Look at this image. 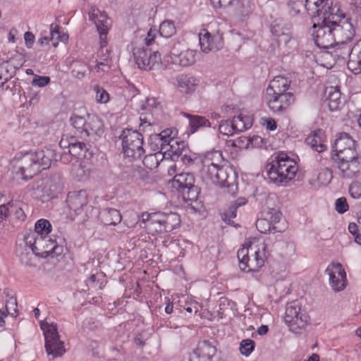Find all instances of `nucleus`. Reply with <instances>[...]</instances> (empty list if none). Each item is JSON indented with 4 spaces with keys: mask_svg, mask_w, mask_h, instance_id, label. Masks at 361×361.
Returning <instances> with one entry per match:
<instances>
[{
    "mask_svg": "<svg viewBox=\"0 0 361 361\" xmlns=\"http://www.w3.org/2000/svg\"><path fill=\"white\" fill-rule=\"evenodd\" d=\"M170 56L173 63L183 67H188L195 63L196 51L188 49L182 51L178 54L171 52Z\"/></svg>",
    "mask_w": 361,
    "mask_h": 361,
    "instance_id": "nucleus-27",
    "label": "nucleus"
},
{
    "mask_svg": "<svg viewBox=\"0 0 361 361\" xmlns=\"http://www.w3.org/2000/svg\"><path fill=\"white\" fill-rule=\"evenodd\" d=\"M94 90L96 92V101L99 103L105 104L109 100L108 92L102 87L95 85Z\"/></svg>",
    "mask_w": 361,
    "mask_h": 361,
    "instance_id": "nucleus-50",
    "label": "nucleus"
},
{
    "mask_svg": "<svg viewBox=\"0 0 361 361\" xmlns=\"http://www.w3.org/2000/svg\"><path fill=\"white\" fill-rule=\"evenodd\" d=\"M267 178L277 186H285L298 171L296 163L286 154L281 152L267 165Z\"/></svg>",
    "mask_w": 361,
    "mask_h": 361,
    "instance_id": "nucleus-3",
    "label": "nucleus"
},
{
    "mask_svg": "<svg viewBox=\"0 0 361 361\" xmlns=\"http://www.w3.org/2000/svg\"><path fill=\"white\" fill-rule=\"evenodd\" d=\"M262 124L269 130H274L277 127L275 120L271 118L264 119Z\"/></svg>",
    "mask_w": 361,
    "mask_h": 361,
    "instance_id": "nucleus-64",
    "label": "nucleus"
},
{
    "mask_svg": "<svg viewBox=\"0 0 361 361\" xmlns=\"http://www.w3.org/2000/svg\"><path fill=\"white\" fill-rule=\"evenodd\" d=\"M69 152L75 157H87L88 152V148L87 145L82 142H68Z\"/></svg>",
    "mask_w": 361,
    "mask_h": 361,
    "instance_id": "nucleus-41",
    "label": "nucleus"
},
{
    "mask_svg": "<svg viewBox=\"0 0 361 361\" xmlns=\"http://www.w3.org/2000/svg\"><path fill=\"white\" fill-rule=\"evenodd\" d=\"M22 250V247L17 248L16 250L17 255L19 257L22 264L27 267L33 266L32 254L30 252H27V248L25 249L26 251L25 252Z\"/></svg>",
    "mask_w": 361,
    "mask_h": 361,
    "instance_id": "nucleus-48",
    "label": "nucleus"
},
{
    "mask_svg": "<svg viewBox=\"0 0 361 361\" xmlns=\"http://www.w3.org/2000/svg\"><path fill=\"white\" fill-rule=\"evenodd\" d=\"M335 206L336 212L339 214H343L348 209V204L345 197H340L337 199Z\"/></svg>",
    "mask_w": 361,
    "mask_h": 361,
    "instance_id": "nucleus-53",
    "label": "nucleus"
},
{
    "mask_svg": "<svg viewBox=\"0 0 361 361\" xmlns=\"http://www.w3.org/2000/svg\"><path fill=\"white\" fill-rule=\"evenodd\" d=\"M71 125L76 129V130L81 135L82 137L85 136V131H86V123L87 122V116H84L73 114L70 118Z\"/></svg>",
    "mask_w": 361,
    "mask_h": 361,
    "instance_id": "nucleus-43",
    "label": "nucleus"
},
{
    "mask_svg": "<svg viewBox=\"0 0 361 361\" xmlns=\"http://www.w3.org/2000/svg\"><path fill=\"white\" fill-rule=\"evenodd\" d=\"M327 9L324 8L322 9L319 20V17L314 18L312 15V17L313 25V39L315 44L321 49H329L334 45L336 39H334L333 30L330 23L327 21Z\"/></svg>",
    "mask_w": 361,
    "mask_h": 361,
    "instance_id": "nucleus-7",
    "label": "nucleus"
},
{
    "mask_svg": "<svg viewBox=\"0 0 361 361\" xmlns=\"http://www.w3.org/2000/svg\"><path fill=\"white\" fill-rule=\"evenodd\" d=\"M221 158V153L215 151L205 159L203 162L202 176L203 178L210 180L220 187L230 188L235 186L237 175L235 171L228 166H219L212 161V158Z\"/></svg>",
    "mask_w": 361,
    "mask_h": 361,
    "instance_id": "nucleus-2",
    "label": "nucleus"
},
{
    "mask_svg": "<svg viewBox=\"0 0 361 361\" xmlns=\"http://www.w3.org/2000/svg\"><path fill=\"white\" fill-rule=\"evenodd\" d=\"M107 43L104 45L100 43V50L98 52V59L102 61H106V62L110 60L111 51L106 47Z\"/></svg>",
    "mask_w": 361,
    "mask_h": 361,
    "instance_id": "nucleus-56",
    "label": "nucleus"
},
{
    "mask_svg": "<svg viewBox=\"0 0 361 361\" xmlns=\"http://www.w3.org/2000/svg\"><path fill=\"white\" fill-rule=\"evenodd\" d=\"M200 48L203 52L218 50L223 46L221 37L212 36L208 30L203 29L199 34Z\"/></svg>",
    "mask_w": 361,
    "mask_h": 361,
    "instance_id": "nucleus-21",
    "label": "nucleus"
},
{
    "mask_svg": "<svg viewBox=\"0 0 361 361\" xmlns=\"http://www.w3.org/2000/svg\"><path fill=\"white\" fill-rule=\"evenodd\" d=\"M64 180L61 173H56L50 175L46 180L45 185L42 189L43 198H53L63 188Z\"/></svg>",
    "mask_w": 361,
    "mask_h": 361,
    "instance_id": "nucleus-19",
    "label": "nucleus"
},
{
    "mask_svg": "<svg viewBox=\"0 0 361 361\" xmlns=\"http://www.w3.org/2000/svg\"><path fill=\"white\" fill-rule=\"evenodd\" d=\"M159 32L161 36L169 38L176 33V27L171 20H164L159 25Z\"/></svg>",
    "mask_w": 361,
    "mask_h": 361,
    "instance_id": "nucleus-44",
    "label": "nucleus"
},
{
    "mask_svg": "<svg viewBox=\"0 0 361 361\" xmlns=\"http://www.w3.org/2000/svg\"><path fill=\"white\" fill-rule=\"evenodd\" d=\"M288 28L284 27L281 22L274 21L271 25V32L273 35L279 37L286 31H288Z\"/></svg>",
    "mask_w": 361,
    "mask_h": 361,
    "instance_id": "nucleus-51",
    "label": "nucleus"
},
{
    "mask_svg": "<svg viewBox=\"0 0 361 361\" xmlns=\"http://www.w3.org/2000/svg\"><path fill=\"white\" fill-rule=\"evenodd\" d=\"M172 134L171 129H166L158 134H152L148 140V145L152 151L163 152L164 147L168 142L169 135Z\"/></svg>",
    "mask_w": 361,
    "mask_h": 361,
    "instance_id": "nucleus-28",
    "label": "nucleus"
},
{
    "mask_svg": "<svg viewBox=\"0 0 361 361\" xmlns=\"http://www.w3.org/2000/svg\"><path fill=\"white\" fill-rule=\"evenodd\" d=\"M50 245V255H55L58 256L63 252V246L58 245L57 243L55 240H54V242H51Z\"/></svg>",
    "mask_w": 361,
    "mask_h": 361,
    "instance_id": "nucleus-61",
    "label": "nucleus"
},
{
    "mask_svg": "<svg viewBox=\"0 0 361 361\" xmlns=\"http://www.w3.org/2000/svg\"><path fill=\"white\" fill-rule=\"evenodd\" d=\"M51 242H54V240L48 236H37L36 235L25 236L26 246L31 249L33 254L42 257L50 255Z\"/></svg>",
    "mask_w": 361,
    "mask_h": 361,
    "instance_id": "nucleus-16",
    "label": "nucleus"
},
{
    "mask_svg": "<svg viewBox=\"0 0 361 361\" xmlns=\"http://www.w3.org/2000/svg\"><path fill=\"white\" fill-rule=\"evenodd\" d=\"M290 81L283 76L275 77L269 83L267 94H279L288 93V90L290 87Z\"/></svg>",
    "mask_w": 361,
    "mask_h": 361,
    "instance_id": "nucleus-29",
    "label": "nucleus"
},
{
    "mask_svg": "<svg viewBox=\"0 0 361 361\" xmlns=\"http://www.w3.org/2000/svg\"><path fill=\"white\" fill-rule=\"evenodd\" d=\"M111 65L109 61L106 62V61L97 60V65L95 66V69L97 72L103 71L106 72L109 70Z\"/></svg>",
    "mask_w": 361,
    "mask_h": 361,
    "instance_id": "nucleus-60",
    "label": "nucleus"
},
{
    "mask_svg": "<svg viewBox=\"0 0 361 361\" xmlns=\"http://www.w3.org/2000/svg\"><path fill=\"white\" fill-rule=\"evenodd\" d=\"M25 42L27 48H31L35 42V35L30 32H26L24 35Z\"/></svg>",
    "mask_w": 361,
    "mask_h": 361,
    "instance_id": "nucleus-63",
    "label": "nucleus"
},
{
    "mask_svg": "<svg viewBox=\"0 0 361 361\" xmlns=\"http://www.w3.org/2000/svg\"><path fill=\"white\" fill-rule=\"evenodd\" d=\"M348 68L354 74L361 73V39L353 44L351 60L348 61Z\"/></svg>",
    "mask_w": 361,
    "mask_h": 361,
    "instance_id": "nucleus-32",
    "label": "nucleus"
},
{
    "mask_svg": "<svg viewBox=\"0 0 361 361\" xmlns=\"http://www.w3.org/2000/svg\"><path fill=\"white\" fill-rule=\"evenodd\" d=\"M9 78L8 71L4 66H0V87L8 81Z\"/></svg>",
    "mask_w": 361,
    "mask_h": 361,
    "instance_id": "nucleus-62",
    "label": "nucleus"
},
{
    "mask_svg": "<svg viewBox=\"0 0 361 361\" xmlns=\"http://www.w3.org/2000/svg\"><path fill=\"white\" fill-rule=\"evenodd\" d=\"M331 159L336 164L343 178H354L361 171V155L357 150V145L337 153L331 152Z\"/></svg>",
    "mask_w": 361,
    "mask_h": 361,
    "instance_id": "nucleus-4",
    "label": "nucleus"
},
{
    "mask_svg": "<svg viewBox=\"0 0 361 361\" xmlns=\"http://www.w3.org/2000/svg\"><path fill=\"white\" fill-rule=\"evenodd\" d=\"M252 6L251 0H238L235 11L242 16H247L251 13Z\"/></svg>",
    "mask_w": 361,
    "mask_h": 361,
    "instance_id": "nucleus-45",
    "label": "nucleus"
},
{
    "mask_svg": "<svg viewBox=\"0 0 361 361\" xmlns=\"http://www.w3.org/2000/svg\"><path fill=\"white\" fill-rule=\"evenodd\" d=\"M349 192L353 198H359L361 196V183H352L349 187Z\"/></svg>",
    "mask_w": 361,
    "mask_h": 361,
    "instance_id": "nucleus-54",
    "label": "nucleus"
},
{
    "mask_svg": "<svg viewBox=\"0 0 361 361\" xmlns=\"http://www.w3.org/2000/svg\"><path fill=\"white\" fill-rule=\"evenodd\" d=\"M328 94L326 100L329 110L333 111L339 109L342 104L340 91L335 87H331Z\"/></svg>",
    "mask_w": 361,
    "mask_h": 361,
    "instance_id": "nucleus-39",
    "label": "nucleus"
},
{
    "mask_svg": "<svg viewBox=\"0 0 361 361\" xmlns=\"http://www.w3.org/2000/svg\"><path fill=\"white\" fill-rule=\"evenodd\" d=\"M99 218L105 225L114 226L121 222L122 216L118 210L107 208L99 213Z\"/></svg>",
    "mask_w": 361,
    "mask_h": 361,
    "instance_id": "nucleus-35",
    "label": "nucleus"
},
{
    "mask_svg": "<svg viewBox=\"0 0 361 361\" xmlns=\"http://www.w3.org/2000/svg\"><path fill=\"white\" fill-rule=\"evenodd\" d=\"M220 133L225 135H233L235 133L232 121L229 120L221 121L219 125Z\"/></svg>",
    "mask_w": 361,
    "mask_h": 361,
    "instance_id": "nucleus-49",
    "label": "nucleus"
},
{
    "mask_svg": "<svg viewBox=\"0 0 361 361\" xmlns=\"http://www.w3.org/2000/svg\"><path fill=\"white\" fill-rule=\"evenodd\" d=\"M39 169L44 170L49 169L53 161H57V154L53 147H45L32 153Z\"/></svg>",
    "mask_w": 361,
    "mask_h": 361,
    "instance_id": "nucleus-23",
    "label": "nucleus"
},
{
    "mask_svg": "<svg viewBox=\"0 0 361 361\" xmlns=\"http://www.w3.org/2000/svg\"><path fill=\"white\" fill-rule=\"evenodd\" d=\"M279 245L282 249L281 255L283 257L288 258L292 257L295 252V245L292 243L281 242Z\"/></svg>",
    "mask_w": 361,
    "mask_h": 361,
    "instance_id": "nucleus-47",
    "label": "nucleus"
},
{
    "mask_svg": "<svg viewBox=\"0 0 361 361\" xmlns=\"http://www.w3.org/2000/svg\"><path fill=\"white\" fill-rule=\"evenodd\" d=\"M231 145L235 147L244 148L247 147L251 142L250 139L247 137H240L235 140H231Z\"/></svg>",
    "mask_w": 361,
    "mask_h": 361,
    "instance_id": "nucleus-55",
    "label": "nucleus"
},
{
    "mask_svg": "<svg viewBox=\"0 0 361 361\" xmlns=\"http://www.w3.org/2000/svg\"><path fill=\"white\" fill-rule=\"evenodd\" d=\"M103 133L104 125L102 121L96 115L87 114V122L86 123V131H85V136H100Z\"/></svg>",
    "mask_w": 361,
    "mask_h": 361,
    "instance_id": "nucleus-30",
    "label": "nucleus"
},
{
    "mask_svg": "<svg viewBox=\"0 0 361 361\" xmlns=\"http://www.w3.org/2000/svg\"><path fill=\"white\" fill-rule=\"evenodd\" d=\"M295 100V95L292 92L279 94H267V102L270 111L278 115L286 114Z\"/></svg>",
    "mask_w": 361,
    "mask_h": 361,
    "instance_id": "nucleus-14",
    "label": "nucleus"
},
{
    "mask_svg": "<svg viewBox=\"0 0 361 361\" xmlns=\"http://www.w3.org/2000/svg\"><path fill=\"white\" fill-rule=\"evenodd\" d=\"M234 0H210L212 4L215 8H226L231 6Z\"/></svg>",
    "mask_w": 361,
    "mask_h": 361,
    "instance_id": "nucleus-58",
    "label": "nucleus"
},
{
    "mask_svg": "<svg viewBox=\"0 0 361 361\" xmlns=\"http://www.w3.org/2000/svg\"><path fill=\"white\" fill-rule=\"evenodd\" d=\"M334 50L331 52L337 62H345L346 59L351 60L353 44L352 42H335Z\"/></svg>",
    "mask_w": 361,
    "mask_h": 361,
    "instance_id": "nucleus-26",
    "label": "nucleus"
},
{
    "mask_svg": "<svg viewBox=\"0 0 361 361\" xmlns=\"http://www.w3.org/2000/svg\"><path fill=\"white\" fill-rule=\"evenodd\" d=\"M122 176L127 181L135 182L137 185H142L149 178L148 172L140 166L135 164L127 166Z\"/></svg>",
    "mask_w": 361,
    "mask_h": 361,
    "instance_id": "nucleus-22",
    "label": "nucleus"
},
{
    "mask_svg": "<svg viewBox=\"0 0 361 361\" xmlns=\"http://www.w3.org/2000/svg\"><path fill=\"white\" fill-rule=\"evenodd\" d=\"M255 346V341L251 339H244L240 343V353L248 357L252 352L254 350Z\"/></svg>",
    "mask_w": 361,
    "mask_h": 361,
    "instance_id": "nucleus-46",
    "label": "nucleus"
},
{
    "mask_svg": "<svg viewBox=\"0 0 361 361\" xmlns=\"http://www.w3.org/2000/svg\"><path fill=\"white\" fill-rule=\"evenodd\" d=\"M235 133L245 131L252 126L253 119L251 116L240 114L231 120Z\"/></svg>",
    "mask_w": 361,
    "mask_h": 361,
    "instance_id": "nucleus-36",
    "label": "nucleus"
},
{
    "mask_svg": "<svg viewBox=\"0 0 361 361\" xmlns=\"http://www.w3.org/2000/svg\"><path fill=\"white\" fill-rule=\"evenodd\" d=\"M354 145H357V142L348 133H341L334 142L331 152L337 153Z\"/></svg>",
    "mask_w": 361,
    "mask_h": 361,
    "instance_id": "nucleus-33",
    "label": "nucleus"
},
{
    "mask_svg": "<svg viewBox=\"0 0 361 361\" xmlns=\"http://www.w3.org/2000/svg\"><path fill=\"white\" fill-rule=\"evenodd\" d=\"M51 231L50 222L44 219L38 220L35 226V232L29 235H36L37 236H47Z\"/></svg>",
    "mask_w": 361,
    "mask_h": 361,
    "instance_id": "nucleus-42",
    "label": "nucleus"
},
{
    "mask_svg": "<svg viewBox=\"0 0 361 361\" xmlns=\"http://www.w3.org/2000/svg\"><path fill=\"white\" fill-rule=\"evenodd\" d=\"M145 228L152 233L171 232L180 224V216L176 212H154L143 214Z\"/></svg>",
    "mask_w": 361,
    "mask_h": 361,
    "instance_id": "nucleus-6",
    "label": "nucleus"
},
{
    "mask_svg": "<svg viewBox=\"0 0 361 361\" xmlns=\"http://www.w3.org/2000/svg\"><path fill=\"white\" fill-rule=\"evenodd\" d=\"M305 6L309 15H312L314 18L319 17V20L322 9L326 8L327 22L331 26L336 42L353 41L355 35L353 23L343 14L337 13L339 8L336 6H332L331 0H306Z\"/></svg>",
    "mask_w": 361,
    "mask_h": 361,
    "instance_id": "nucleus-1",
    "label": "nucleus"
},
{
    "mask_svg": "<svg viewBox=\"0 0 361 361\" xmlns=\"http://www.w3.org/2000/svg\"><path fill=\"white\" fill-rule=\"evenodd\" d=\"M281 214L274 208L264 209L262 212V217L256 221V228L262 233H281L276 224L281 219Z\"/></svg>",
    "mask_w": 361,
    "mask_h": 361,
    "instance_id": "nucleus-13",
    "label": "nucleus"
},
{
    "mask_svg": "<svg viewBox=\"0 0 361 361\" xmlns=\"http://www.w3.org/2000/svg\"><path fill=\"white\" fill-rule=\"evenodd\" d=\"M305 142L313 149L318 152H323L327 148L326 146L324 144V132L321 129L313 131L310 135L307 136Z\"/></svg>",
    "mask_w": 361,
    "mask_h": 361,
    "instance_id": "nucleus-31",
    "label": "nucleus"
},
{
    "mask_svg": "<svg viewBox=\"0 0 361 361\" xmlns=\"http://www.w3.org/2000/svg\"><path fill=\"white\" fill-rule=\"evenodd\" d=\"M157 32V30L154 28H150L147 33V36L145 38V47H148L152 44V42L154 41V37H156V34Z\"/></svg>",
    "mask_w": 361,
    "mask_h": 361,
    "instance_id": "nucleus-59",
    "label": "nucleus"
},
{
    "mask_svg": "<svg viewBox=\"0 0 361 361\" xmlns=\"http://www.w3.org/2000/svg\"><path fill=\"white\" fill-rule=\"evenodd\" d=\"M246 202L247 201L245 198H238L235 202H233L222 214L223 220L230 225L235 226L234 221L232 220V219L236 217L238 208L245 205Z\"/></svg>",
    "mask_w": 361,
    "mask_h": 361,
    "instance_id": "nucleus-38",
    "label": "nucleus"
},
{
    "mask_svg": "<svg viewBox=\"0 0 361 361\" xmlns=\"http://www.w3.org/2000/svg\"><path fill=\"white\" fill-rule=\"evenodd\" d=\"M309 321V317L305 312H301L298 301H292L286 305L284 322L291 331L299 333L305 329Z\"/></svg>",
    "mask_w": 361,
    "mask_h": 361,
    "instance_id": "nucleus-11",
    "label": "nucleus"
},
{
    "mask_svg": "<svg viewBox=\"0 0 361 361\" xmlns=\"http://www.w3.org/2000/svg\"><path fill=\"white\" fill-rule=\"evenodd\" d=\"M216 353V348L214 343L204 340L197 343L192 354L198 358L199 361H212Z\"/></svg>",
    "mask_w": 361,
    "mask_h": 361,
    "instance_id": "nucleus-24",
    "label": "nucleus"
},
{
    "mask_svg": "<svg viewBox=\"0 0 361 361\" xmlns=\"http://www.w3.org/2000/svg\"><path fill=\"white\" fill-rule=\"evenodd\" d=\"M185 146L183 141H178L170 134L168 142L164 147V151L161 153L165 155V159H171L175 161L181 155Z\"/></svg>",
    "mask_w": 361,
    "mask_h": 361,
    "instance_id": "nucleus-25",
    "label": "nucleus"
},
{
    "mask_svg": "<svg viewBox=\"0 0 361 361\" xmlns=\"http://www.w3.org/2000/svg\"><path fill=\"white\" fill-rule=\"evenodd\" d=\"M50 82V78L48 76L36 75L32 81V85L43 87Z\"/></svg>",
    "mask_w": 361,
    "mask_h": 361,
    "instance_id": "nucleus-57",
    "label": "nucleus"
},
{
    "mask_svg": "<svg viewBox=\"0 0 361 361\" xmlns=\"http://www.w3.org/2000/svg\"><path fill=\"white\" fill-rule=\"evenodd\" d=\"M87 193L85 190L73 191L68 193L66 203L70 210L76 215L81 214L87 206Z\"/></svg>",
    "mask_w": 361,
    "mask_h": 361,
    "instance_id": "nucleus-20",
    "label": "nucleus"
},
{
    "mask_svg": "<svg viewBox=\"0 0 361 361\" xmlns=\"http://www.w3.org/2000/svg\"><path fill=\"white\" fill-rule=\"evenodd\" d=\"M257 246L250 245L243 247L238 251L237 257L239 260V267L245 272L257 271L261 268L265 261V250L269 247V240Z\"/></svg>",
    "mask_w": 361,
    "mask_h": 361,
    "instance_id": "nucleus-5",
    "label": "nucleus"
},
{
    "mask_svg": "<svg viewBox=\"0 0 361 361\" xmlns=\"http://www.w3.org/2000/svg\"><path fill=\"white\" fill-rule=\"evenodd\" d=\"M183 115L189 119V126L192 133L197 131L200 128L211 126V123L204 116L191 115L188 113H184Z\"/></svg>",
    "mask_w": 361,
    "mask_h": 361,
    "instance_id": "nucleus-37",
    "label": "nucleus"
},
{
    "mask_svg": "<svg viewBox=\"0 0 361 361\" xmlns=\"http://www.w3.org/2000/svg\"><path fill=\"white\" fill-rule=\"evenodd\" d=\"M40 171L41 169L35 161L32 153H28L21 158L15 174L17 178L27 180L37 175Z\"/></svg>",
    "mask_w": 361,
    "mask_h": 361,
    "instance_id": "nucleus-17",
    "label": "nucleus"
},
{
    "mask_svg": "<svg viewBox=\"0 0 361 361\" xmlns=\"http://www.w3.org/2000/svg\"><path fill=\"white\" fill-rule=\"evenodd\" d=\"M40 327L43 331L45 338V349L49 355L53 357L62 356L66 349L62 342L59 339V335L57 331V326L54 323H48L47 322H41Z\"/></svg>",
    "mask_w": 361,
    "mask_h": 361,
    "instance_id": "nucleus-10",
    "label": "nucleus"
},
{
    "mask_svg": "<svg viewBox=\"0 0 361 361\" xmlns=\"http://www.w3.org/2000/svg\"><path fill=\"white\" fill-rule=\"evenodd\" d=\"M325 273L329 276V283L335 291H341L345 287L346 273L340 263L329 266Z\"/></svg>",
    "mask_w": 361,
    "mask_h": 361,
    "instance_id": "nucleus-18",
    "label": "nucleus"
},
{
    "mask_svg": "<svg viewBox=\"0 0 361 361\" xmlns=\"http://www.w3.org/2000/svg\"><path fill=\"white\" fill-rule=\"evenodd\" d=\"M194 183V176L190 173L176 174L171 181V188L181 194L185 202H194L197 200L200 188Z\"/></svg>",
    "mask_w": 361,
    "mask_h": 361,
    "instance_id": "nucleus-9",
    "label": "nucleus"
},
{
    "mask_svg": "<svg viewBox=\"0 0 361 361\" xmlns=\"http://www.w3.org/2000/svg\"><path fill=\"white\" fill-rule=\"evenodd\" d=\"M135 61L138 68L145 71H151L161 63V54L158 51L145 47H135L133 50Z\"/></svg>",
    "mask_w": 361,
    "mask_h": 361,
    "instance_id": "nucleus-12",
    "label": "nucleus"
},
{
    "mask_svg": "<svg viewBox=\"0 0 361 361\" xmlns=\"http://www.w3.org/2000/svg\"><path fill=\"white\" fill-rule=\"evenodd\" d=\"M17 300L15 297L11 296L8 299H6V308L8 313L14 314L18 312Z\"/></svg>",
    "mask_w": 361,
    "mask_h": 361,
    "instance_id": "nucleus-52",
    "label": "nucleus"
},
{
    "mask_svg": "<svg viewBox=\"0 0 361 361\" xmlns=\"http://www.w3.org/2000/svg\"><path fill=\"white\" fill-rule=\"evenodd\" d=\"M118 138L122 141L123 152L126 156L137 159L145 154L144 138L138 131L128 128L124 129Z\"/></svg>",
    "mask_w": 361,
    "mask_h": 361,
    "instance_id": "nucleus-8",
    "label": "nucleus"
},
{
    "mask_svg": "<svg viewBox=\"0 0 361 361\" xmlns=\"http://www.w3.org/2000/svg\"><path fill=\"white\" fill-rule=\"evenodd\" d=\"M178 87L185 94H190L195 90L197 85V79L190 75H180L177 78Z\"/></svg>",
    "mask_w": 361,
    "mask_h": 361,
    "instance_id": "nucleus-34",
    "label": "nucleus"
},
{
    "mask_svg": "<svg viewBox=\"0 0 361 361\" xmlns=\"http://www.w3.org/2000/svg\"><path fill=\"white\" fill-rule=\"evenodd\" d=\"M164 157L161 152L151 153L144 157L142 163L146 168L152 170L158 167Z\"/></svg>",
    "mask_w": 361,
    "mask_h": 361,
    "instance_id": "nucleus-40",
    "label": "nucleus"
},
{
    "mask_svg": "<svg viewBox=\"0 0 361 361\" xmlns=\"http://www.w3.org/2000/svg\"><path fill=\"white\" fill-rule=\"evenodd\" d=\"M89 20L94 23L99 35V42L105 45L107 43L106 36L111 25V20L104 11L92 6L88 11Z\"/></svg>",
    "mask_w": 361,
    "mask_h": 361,
    "instance_id": "nucleus-15",
    "label": "nucleus"
}]
</instances>
